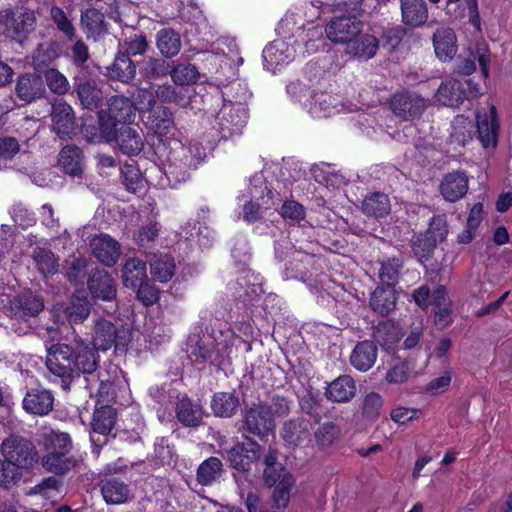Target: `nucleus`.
Instances as JSON below:
<instances>
[{"label": "nucleus", "mask_w": 512, "mask_h": 512, "mask_svg": "<svg viewBox=\"0 0 512 512\" xmlns=\"http://www.w3.org/2000/svg\"><path fill=\"white\" fill-rule=\"evenodd\" d=\"M338 11H345L347 15L334 16L326 25L327 38L333 43L341 44L344 48L354 36L363 30V23L357 19L356 14L361 11L362 0H338L329 4Z\"/></svg>", "instance_id": "obj_3"}, {"label": "nucleus", "mask_w": 512, "mask_h": 512, "mask_svg": "<svg viewBox=\"0 0 512 512\" xmlns=\"http://www.w3.org/2000/svg\"><path fill=\"white\" fill-rule=\"evenodd\" d=\"M362 208L368 215L383 217L390 211V201L386 194L376 192L364 199Z\"/></svg>", "instance_id": "obj_53"}, {"label": "nucleus", "mask_w": 512, "mask_h": 512, "mask_svg": "<svg viewBox=\"0 0 512 512\" xmlns=\"http://www.w3.org/2000/svg\"><path fill=\"white\" fill-rule=\"evenodd\" d=\"M116 422V411L109 405L97 408L93 413L92 430L101 435L109 434Z\"/></svg>", "instance_id": "obj_47"}, {"label": "nucleus", "mask_w": 512, "mask_h": 512, "mask_svg": "<svg viewBox=\"0 0 512 512\" xmlns=\"http://www.w3.org/2000/svg\"><path fill=\"white\" fill-rule=\"evenodd\" d=\"M94 347H89L84 343L83 340L77 342V347L74 350L73 368L74 373H82L95 378L94 373L96 372L99 365V356Z\"/></svg>", "instance_id": "obj_21"}, {"label": "nucleus", "mask_w": 512, "mask_h": 512, "mask_svg": "<svg viewBox=\"0 0 512 512\" xmlns=\"http://www.w3.org/2000/svg\"><path fill=\"white\" fill-rule=\"evenodd\" d=\"M433 45L437 57L446 61L456 54V35L451 28H439L433 36Z\"/></svg>", "instance_id": "obj_33"}, {"label": "nucleus", "mask_w": 512, "mask_h": 512, "mask_svg": "<svg viewBox=\"0 0 512 512\" xmlns=\"http://www.w3.org/2000/svg\"><path fill=\"white\" fill-rule=\"evenodd\" d=\"M238 399L231 393L220 392L213 396L211 408L217 416L231 417L238 406Z\"/></svg>", "instance_id": "obj_54"}, {"label": "nucleus", "mask_w": 512, "mask_h": 512, "mask_svg": "<svg viewBox=\"0 0 512 512\" xmlns=\"http://www.w3.org/2000/svg\"><path fill=\"white\" fill-rule=\"evenodd\" d=\"M435 96L437 101L443 105L456 107L463 102L466 92L463 84L459 80L452 78L442 82Z\"/></svg>", "instance_id": "obj_34"}, {"label": "nucleus", "mask_w": 512, "mask_h": 512, "mask_svg": "<svg viewBox=\"0 0 512 512\" xmlns=\"http://www.w3.org/2000/svg\"><path fill=\"white\" fill-rule=\"evenodd\" d=\"M377 347L372 341L358 343L350 355L351 365L362 372L368 371L376 362Z\"/></svg>", "instance_id": "obj_32"}, {"label": "nucleus", "mask_w": 512, "mask_h": 512, "mask_svg": "<svg viewBox=\"0 0 512 512\" xmlns=\"http://www.w3.org/2000/svg\"><path fill=\"white\" fill-rule=\"evenodd\" d=\"M94 257L106 266H113L120 257V244L108 234L95 236L90 243Z\"/></svg>", "instance_id": "obj_19"}, {"label": "nucleus", "mask_w": 512, "mask_h": 512, "mask_svg": "<svg viewBox=\"0 0 512 512\" xmlns=\"http://www.w3.org/2000/svg\"><path fill=\"white\" fill-rule=\"evenodd\" d=\"M169 75L175 85L184 86L196 83L200 77L197 67L191 63L174 61L169 68Z\"/></svg>", "instance_id": "obj_45"}, {"label": "nucleus", "mask_w": 512, "mask_h": 512, "mask_svg": "<svg viewBox=\"0 0 512 512\" xmlns=\"http://www.w3.org/2000/svg\"><path fill=\"white\" fill-rule=\"evenodd\" d=\"M222 472V461L217 457H209L199 465L197 481L203 486H210L221 478Z\"/></svg>", "instance_id": "obj_43"}, {"label": "nucleus", "mask_w": 512, "mask_h": 512, "mask_svg": "<svg viewBox=\"0 0 512 512\" xmlns=\"http://www.w3.org/2000/svg\"><path fill=\"white\" fill-rule=\"evenodd\" d=\"M0 25L4 26L7 35L21 40L35 29L36 17L28 9L6 8L0 11Z\"/></svg>", "instance_id": "obj_10"}, {"label": "nucleus", "mask_w": 512, "mask_h": 512, "mask_svg": "<svg viewBox=\"0 0 512 512\" xmlns=\"http://www.w3.org/2000/svg\"><path fill=\"white\" fill-rule=\"evenodd\" d=\"M177 419L185 426H198L203 418L202 408L188 398L179 400L176 406Z\"/></svg>", "instance_id": "obj_44"}, {"label": "nucleus", "mask_w": 512, "mask_h": 512, "mask_svg": "<svg viewBox=\"0 0 512 512\" xmlns=\"http://www.w3.org/2000/svg\"><path fill=\"white\" fill-rule=\"evenodd\" d=\"M187 355L195 364L210 362L221 367L225 364L231 348L227 341L217 342L209 333L202 335L192 334L187 340Z\"/></svg>", "instance_id": "obj_6"}, {"label": "nucleus", "mask_w": 512, "mask_h": 512, "mask_svg": "<svg viewBox=\"0 0 512 512\" xmlns=\"http://www.w3.org/2000/svg\"><path fill=\"white\" fill-rule=\"evenodd\" d=\"M294 483L293 477L289 473L281 475L280 479L274 484L273 500L277 508H285L290 498V489Z\"/></svg>", "instance_id": "obj_60"}, {"label": "nucleus", "mask_w": 512, "mask_h": 512, "mask_svg": "<svg viewBox=\"0 0 512 512\" xmlns=\"http://www.w3.org/2000/svg\"><path fill=\"white\" fill-rule=\"evenodd\" d=\"M235 88L241 90V95L237 97L236 101L225 99L215 117L216 125L225 139L240 134L247 121L245 103L250 97L248 89L240 82L235 81L229 84L224 95L230 96Z\"/></svg>", "instance_id": "obj_4"}, {"label": "nucleus", "mask_w": 512, "mask_h": 512, "mask_svg": "<svg viewBox=\"0 0 512 512\" xmlns=\"http://www.w3.org/2000/svg\"><path fill=\"white\" fill-rule=\"evenodd\" d=\"M88 289L93 298L112 301L116 298L114 279L106 271L96 270L88 280Z\"/></svg>", "instance_id": "obj_24"}, {"label": "nucleus", "mask_w": 512, "mask_h": 512, "mask_svg": "<svg viewBox=\"0 0 512 512\" xmlns=\"http://www.w3.org/2000/svg\"><path fill=\"white\" fill-rule=\"evenodd\" d=\"M45 85L41 76L36 74H25L17 79L15 93L17 97L30 103L44 96Z\"/></svg>", "instance_id": "obj_23"}, {"label": "nucleus", "mask_w": 512, "mask_h": 512, "mask_svg": "<svg viewBox=\"0 0 512 512\" xmlns=\"http://www.w3.org/2000/svg\"><path fill=\"white\" fill-rule=\"evenodd\" d=\"M310 421L297 417L285 421L281 429V437L286 444L297 446L307 440L310 436Z\"/></svg>", "instance_id": "obj_26"}, {"label": "nucleus", "mask_w": 512, "mask_h": 512, "mask_svg": "<svg viewBox=\"0 0 512 512\" xmlns=\"http://www.w3.org/2000/svg\"><path fill=\"white\" fill-rule=\"evenodd\" d=\"M5 460L12 463L19 470L29 468L38 461V453L35 446L27 439L20 436H10L1 445Z\"/></svg>", "instance_id": "obj_9"}, {"label": "nucleus", "mask_w": 512, "mask_h": 512, "mask_svg": "<svg viewBox=\"0 0 512 512\" xmlns=\"http://www.w3.org/2000/svg\"><path fill=\"white\" fill-rule=\"evenodd\" d=\"M54 397L48 390L34 389L23 399L24 409L35 415H46L53 409Z\"/></svg>", "instance_id": "obj_30"}, {"label": "nucleus", "mask_w": 512, "mask_h": 512, "mask_svg": "<svg viewBox=\"0 0 512 512\" xmlns=\"http://www.w3.org/2000/svg\"><path fill=\"white\" fill-rule=\"evenodd\" d=\"M135 117V105L131 99L123 95H116L109 99L108 119L105 120L103 115H100V124L103 121L107 123L108 128H116L117 124L133 123Z\"/></svg>", "instance_id": "obj_14"}, {"label": "nucleus", "mask_w": 512, "mask_h": 512, "mask_svg": "<svg viewBox=\"0 0 512 512\" xmlns=\"http://www.w3.org/2000/svg\"><path fill=\"white\" fill-rule=\"evenodd\" d=\"M156 44L163 56L171 58L177 55L181 49L180 35L170 28L160 29L157 32Z\"/></svg>", "instance_id": "obj_46"}, {"label": "nucleus", "mask_w": 512, "mask_h": 512, "mask_svg": "<svg viewBox=\"0 0 512 512\" xmlns=\"http://www.w3.org/2000/svg\"><path fill=\"white\" fill-rule=\"evenodd\" d=\"M260 451V445L254 441L246 444L237 443L227 451V458L234 469L247 471L251 464L260 458Z\"/></svg>", "instance_id": "obj_18"}, {"label": "nucleus", "mask_w": 512, "mask_h": 512, "mask_svg": "<svg viewBox=\"0 0 512 512\" xmlns=\"http://www.w3.org/2000/svg\"><path fill=\"white\" fill-rule=\"evenodd\" d=\"M276 424L272 416H269L265 405L260 403L249 408L244 414L242 430L244 433L252 434L261 440L273 432Z\"/></svg>", "instance_id": "obj_12"}, {"label": "nucleus", "mask_w": 512, "mask_h": 512, "mask_svg": "<svg viewBox=\"0 0 512 512\" xmlns=\"http://www.w3.org/2000/svg\"><path fill=\"white\" fill-rule=\"evenodd\" d=\"M378 48L379 40L374 35L361 32L351 39L344 52L356 59L367 61L376 55Z\"/></svg>", "instance_id": "obj_20"}, {"label": "nucleus", "mask_w": 512, "mask_h": 512, "mask_svg": "<svg viewBox=\"0 0 512 512\" xmlns=\"http://www.w3.org/2000/svg\"><path fill=\"white\" fill-rule=\"evenodd\" d=\"M145 117V126L162 141L176 135L177 129L174 113L169 107L158 105Z\"/></svg>", "instance_id": "obj_13"}, {"label": "nucleus", "mask_w": 512, "mask_h": 512, "mask_svg": "<svg viewBox=\"0 0 512 512\" xmlns=\"http://www.w3.org/2000/svg\"><path fill=\"white\" fill-rule=\"evenodd\" d=\"M400 331L392 323H383L377 326L374 332L375 341L386 351H393L400 340Z\"/></svg>", "instance_id": "obj_51"}, {"label": "nucleus", "mask_w": 512, "mask_h": 512, "mask_svg": "<svg viewBox=\"0 0 512 512\" xmlns=\"http://www.w3.org/2000/svg\"><path fill=\"white\" fill-rule=\"evenodd\" d=\"M341 429L333 422H324L314 432L316 445L320 449L330 447L339 437Z\"/></svg>", "instance_id": "obj_56"}, {"label": "nucleus", "mask_w": 512, "mask_h": 512, "mask_svg": "<svg viewBox=\"0 0 512 512\" xmlns=\"http://www.w3.org/2000/svg\"><path fill=\"white\" fill-rule=\"evenodd\" d=\"M78 97L82 105L87 109H95L102 102V92L98 89L96 82L93 80H84L77 85Z\"/></svg>", "instance_id": "obj_49"}, {"label": "nucleus", "mask_w": 512, "mask_h": 512, "mask_svg": "<svg viewBox=\"0 0 512 512\" xmlns=\"http://www.w3.org/2000/svg\"><path fill=\"white\" fill-rule=\"evenodd\" d=\"M237 284L243 290V293L237 291V297L242 298L243 296L252 299L253 295L263 292L262 284L258 281L256 276L250 270L243 271L242 275L237 279Z\"/></svg>", "instance_id": "obj_58"}, {"label": "nucleus", "mask_w": 512, "mask_h": 512, "mask_svg": "<svg viewBox=\"0 0 512 512\" xmlns=\"http://www.w3.org/2000/svg\"><path fill=\"white\" fill-rule=\"evenodd\" d=\"M473 135L474 125L472 121L464 115L456 116L452 122V131L450 134L451 143L458 146H465L472 140Z\"/></svg>", "instance_id": "obj_48"}, {"label": "nucleus", "mask_w": 512, "mask_h": 512, "mask_svg": "<svg viewBox=\"0 0 512 512\" xmlns=\"http://www.w3.org/2000/svg\"><path fill=\"white\" fill-rule=\"evenodd\" d=\"M46 454L42 458L43 468L55 474H64L75 466V459L70 455L71 439L67 433L54 432L45 435Z\"/></svg>", "instance_id": "obj_5"}, {"label": "nucleus", "mask_w": 512, "mask_h": 512, "mask_svg": "<svg viewBox=\"0 0 512 512\" xmlns=\"http://www.w3.org/2000/svg\"><path fill=\"white\" fill-rule=\"evenodd\" d=\"M355 394V381L348 375H342L333 380L326 390L327 399L336 403L349 402Z\"/></svg>", "instance_id": "obj_29"}, {"label": "nucleus", "mask_w": 512, "mask_h": 512, "mask_svg": "<svg viewBox=\"0 0 512 512\" xmlns=\"http://www.w3.org/2000/svg\"><path fill=\"white\" fill-rule=\"evenodd\" d=\"M161 226L155 220L141 225L134 235V239L139 247H149L159 236Z\"/></svg>", "instance_id": "obj_62"}, {"label": "nucleus", "mask_w": 512, "mask_h": 512, "mask_svg": "<svg viewBox=\"0 0 512 512\" xmlns=\"http://www.w3.org/2000/svg\"><path fill=\"white\" fill-rule=\"evenodd\" d=\"M92 322L91 344L96 350L107 351L112 346L124 350L131 340L129 329L123 326L117 328L105 317L95 316Z\"/></svg>", "instance_id": "obj_7"}, {"label": "nucleus", "mask_w": 512, "mask_h": 512, "mask_svg": "<svg viewBox=\"0 0 512 512\" xmlns=\"http://www.w3.org/2000/svg\"><path fill=\"white\" fill-rule=\"evenodd\" d=\"M101 133L108 141L115 139L121 152L129 157L137 156L144 148L141 134L132 127L108 128L107 123H101Z\"/></svg>", "instance_id": "obj_11"}, {"label": "nucleus", "mask_w": 512, "mask_h": 512, "mask_svg": "<svg viewBox=\"0 0 512 512\" xmlns=\"http://www.w3.org/2000/svg\"><path fill=\"white\" fill-rule=\"evenodd\" d=\"M204 157V148L198 142L184 145L181 141L173 139L170 142L167 162L164 164V173L169 184L176 185L186 181L189 172L196 169Z\"/></svg>", "instance_id": "obj_2"}, {"label": "nucleus", "mask_w": 512, "mask_h": 512, "mask_svg": "<svg viewBox=\"0 0 512 512\" xmlns=\"http://www.w3.org/2000/svg\"><path fill=\"white\" fill-rule=\"evenodd\" d=\"M150 273L155 281L169 282L176 273V263L169 254L154 255L150 259Z\"/></svg>", "instance_id": "obj_37"}, {"label": "nucleus", "mask_w": 512, "mask_h": 512, "mask_svg": "<svg viewBox=\"0 0 512 512\" xmlns=\"http://www.w3.org/2000/svg\"><path fill=\"white\" fill-rule=\"evenodd\" d=\"M478 139L484 148H494L497 144L499 123L495 106L490 112L478 111L476 114Z\"/></svg>", "instance_id": "obj_17"}, {"label": "nucleus", "mask_w": 512, "mask_h": 512, "mask_svg": "<svg viewBox=\"0 0 512 512\" xmlns=\"http://www.w3.org/2000/svg\"><path fill=\"white\" fill-rule=\"evenodd\" d=\"M468 177L463 171L446 174L440 184V193L446 201L455 202L467 193Z\"/></svg>", "instance_id": "obj_22"}, {"label": "nucleus", "mask_w": 512, "mask_h": 512, "mask_svg": "<svg viewBox=\"0 0 512 512\" xmlns=\"http://www.w3.org/2000/svg\"><path fill=\"white\" fill-rule=\"evenodd\" d=\"M74 350L66 344H53L47 347L46 366L51 374L62 381L63 388H67L73 377Z\"/></svg>", "instance_id": "obj_8"}, {"label": "nucleus", "mask_w": 512, "mask_h": 512, "mask_svg": "<svg viewBox=\"0 0 512 512\" xmlns=\"http://www.w3.org/2000/svg\"><path fill=\"white\" fill-rule=\"evenodd\" d=\"M101 493L108 504H121L130 497V490L124 482L107 480L102 484Z\"/></svg>", "instance_id": "obj_50"}, {"label": "nucleus", "mask_w": 512, "mask_h": 512, "mask_svg": "<svg viewBox=\"0 0 512 512\" xmlns=\"http://www.w3.org/2000/svg\"><path fill=\"white\" fill-rule=\"evenodd\" d=\"M146 263L138 258L128 259L122 269V280L126 287L137 288L147 280Z\"/></svg>", "instance_id": "obj_39"}, {"label": "nucleus", "mask_w": 512, "mask_h": 512, "mask_svg": "<svg viewBox=\"0 0 512 512\" xmlns=\"http://www.w3.org/2000/svg\"><path fill=\"white\" fill-rule=\"evenodd\" d=\"M51 121L53 131L61 138H71L75 130V116L72 107L59 99L52 104Z\"/></svg>", "instance_id": "obj_16"}, {"label": "nucleus", "mask_w": 512, "mask_h": 512, "mask_svg": "<svg viewBox=\"0 0 512 512\" xmlns=\"http://www.w3.org/2000/svg\"><path fill=\"white\" fill-rule=\"evenodd\" d=\"M180 236L197 243L201 248L210 247L215 240V232L199 222L186 223L181 227Z\"/></svg>", "instance_id": "obj_35"}, {"label": "nucleus", "mask_w": 512, "mask_h": 512, "mask_svg": "<svg viewBox=\"0 0 512 512\" xmlns=\"http://www.w3.org/2000/svg\"><path fill=\"white\" fill-rule=\"evenodd\" d=\"M131 97V101L135 105L136 112L138 111L143 116L157 107L155 94L149 89L136 88L131 93Z\"/></svg>", "instance_id": "obj_57"}, {"label": "nucleus", "mask_w": 512, "mask_h": 512, "mask_svg": "<svg viewBox=\"0 0 512 512\" xmlns=\"http://www.w3.org/2000/svg\"><path fill=\"white\" fill-rule=\"evenodd\" d=\"M57 50L53 43L39 44L32 55V64L35 69L48 66L57 58Z\"/></svg>", "instance_id": "obj_63"}, {"label": "nucleus", "mask_w": 512, "mask_h": 512, "mask_svg": "<svg viewBox=\"0 0 512 512\" xmlns=\"http://www.w3.org/2000/svg\"><path fill=\"white\" fill-rule=\"evenodd\" d=\"M59 309L65 315V318L71 324L84 322L91 312L90 302L86 297L73 296L69 305L62 306Z\"/></svg>", "instance_id": "obj_42"}, {"label": "nucleus", "mask_w": 512, "mask_h": 512, "mask_svg": "<svg viewBox=\"0 0 512 512\" xmlns=\"http://www.w3.org/2000/svg\"><path fill=\"white\" fill-rule=\"evenodd\" d=\"M15 307L20 316L34 317L43 310L44 304L39 296L26 293L17 298Z\"/></svg>", "instance_id": "obj_55"}, {"label": "nucleus", "mask_w": 512, "mask_h": 512, "mask_svg": "<svg viewBox=\"0 0 512 512\" xmlns=\"http://www.w3.org/2000/svg\"><path fill=\"white\" fill-rule=\"evenodd\" d=\"M58 164L61 169L71 176H81L84 169V155L76 145H66L58 155Z\"/></svg>", "instance_id": "obj_27"}, {"label": "nucleus", "mask_w": 512, "mask_h": 512, "mask_svg": "<svg viewBox=\"0 0 512 512\" xmlns=\"http://www.w3.org/2000/svg\"><path fill=\"white\" fill-rule=\"evenodd\" d=\"M107 69L110 78L123 83L131 82L136 76L134 62L122 50H119L114 62Z\"/></svg>", "instance_id": "obj_36"}, {"label": "nucleus", "mask_w": 512, "mask_h": 512, "mask_svg": "<svg viewBox=\"0 0 512 512\" xmlns=\"http://www.w3.org/2000/svg\"><path fill=\"white\" fill-rule=\"evenodd\" d=\"M266 465L264 469V480L268 486L276 484L281 475L287 473L280 464L277 463V453L275 450L270 449L264 457Z\"/></svg>", "instance_id": "obj_61"}, {"label": "nucleus", "mask_w": 512, "mask_h": 512, "mask_svg": "<svg viewBox=\"0 0 512 512\" xmlns=\"http://www.w3.org/2000/svg\"><path fill=\"white\" fill-rule=\"evenodd\" d=\"M308 101L309 112L314 118L330 117L341 110L339 99L327 92H313Z\"/></svg>", "instance_id": "obj_25"}, {"label": "nucleus", "mask_w": 512, "mask_h": 512, "mask_svg": "<svg viewBox=\"0 0 512 512\" xmlns=\"http://www.w3.org/2000/svg\"><path fill=\"white\" fill-rule=\"evenodd\" d=\"M432 304L434 306L435 325L444 329L452 322L451 302L444 287H437L432 294Z\"/></svg>", "instance_id": "obj_31"}, {"label": "nucleus", "mask_w": 512, "mask_h": 512, "mask_svg": "<svg viewBox=\"0 0 512 512\" xmlns=\"http://www.w3.org/2000/svg\"><path fill=\"white\" fill-rule=\"evenodd\" d=\"M292 181L272 178L270 181L263 172L256 173L250 178L248 195H242L244 205L242 218L247 223H254L262 218L263 209H271L288 198Z\"/></svg>", "instance_id": "obj_1"}, {"label": "nucleus", "mask_w": 512, "mask_h": 512, "mask_svg": "<svg viewBox=\"0 0 512 512\" xmlns=\"http://www.w3.org/2000/svg\"><path fill=\"white\" fill-rule=\"evenodd\" d=\"M395 306L396 296L392 287H377L372 293L370 307L380 315H388Z\"/></svg>", "instance_id": "obj_40"}, {"label": "nucleus", "mask_w": 512, "mask_h": 512, "mask_svg": "<svg viewBox=\"0 0 512 512\" xmlns=\"http://www.w3.org/2000/svg\"><path fill=\"white\" fill-rule=\"evenodd\" d=\"M403 22L418 27L428 19V10L424 0H401Z\"/></svg>", "instance_id": "obj_38"}, {"label": "nucleus", "mask_w": 512, "mask_h": 512, "mask_svg": "<svg viewBox=\"0 0 512 512\" xmlns=\"http://www.w3.org/2000/svg\"><path fill=\"white\" fill-rule=\"evenodd\" d=\"M390 106L397 117L407 121L415 119L423 113L426 101L415 93L401 92L393 95Z\"/></svg>", "instance_id": "obj_15"}, {"label": "nucleus", "mask_w": 512, "mask_h": 512, "mask_svg": "<svg viewBox=\"0 0 512 512\" xmlns=\"http://www.w3.org/2000/svg\"><path fill=\"white\" fill-rule=\"evenodd\" d=\"M262 56L269 66L276 68L292 61L295 56V50L284 40H276L264 48Z\"/></svg>", "instance_id": "obj_28"}, {"label": "nucleus", "mask_w": 512, "mask_h": 512, "mask_svg": "<svg viewBox=\"0 0 512 512\" xmlns=\"http://www.w3.org/2000/svg\"><path fill=\"white\" fill-rule=\"evenodd\" d=\"M81 26L88 38L96 39L106 32L104 14L94 8L86 9L81 14Z\"/></svg>", "instance_id": "obj_41"}, {"label": "nucleus", "mask_w": 512, "mask_h": 512, "mask_svg": "<svg viewBox=\"0 0 512 512\" xmlns=\"http://www.w3.org/2000/svg\"><path fill=\"white\" fill-rule=\"evenodd\" d=\"M45 82L49 90L57 95H64L70 89V84L65 75L57 69L50 68L44 73Z\"/></svg>", "instance_id": "obj_64"}, {"label": "nucleus", "mask_w": 512, "mask_h": 512, "mask_svg": "<svg viewBox=\"0 0 512 512\" xmlns=\"http://www.w3.org/2000/svg\"><path fill=\"white\" fill-rule=\"evenodd\" d=\"M402 269L403 260L401 258H387L380 262V268L378 271L379 279L382 283L392 287L398 282Z\"/></svg>", "instance_id": "obj_52"}, {"label": "nucleus", "mask_w": 512, "mask_h": 512, "mask_svg": "<svg viewBox=\"0 0 512 512\" xmlns=\"http://www.w3.org/2000/svg\"><path fill=\"white\" fill-rule=\"evenodd\" d=\"M33 260L44 276L54 274L57 271V260L50 250L41 247L35 248Z\"/></svg>", "instance_id": "obj_59"}]
</instances>
